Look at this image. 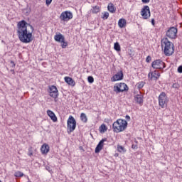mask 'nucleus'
I'll list each match as a JSON object with an SVG mask.
<instances>
[{
  "label": "nucleus",
  "instance_id": "1",
  "mask_svg": "<svg viewBox=\"0 0 182 182\" xmlns=\"http://www.w3.org/2000/svg\"><path fill=\"white\" fill-rule=\"evenodd\" d=\"M33 26L24 20L17 23V35L23 43H30L33 41L32 33H33Z\"/></svg>",
  "mask_w": 182,
  "mask_h": 182
},
{
  "label": "nucleus",
  "instance_id": "2",
  "mask_svg": "<svg viewBox=\"0 0 182 182\" xmlns=\"http://www.w3.org/2000/svg\"><path fill=\"white\" fill-rule=\"evenodd\" d=\"M161 46L165 56H171L174 53V44L165 38L161 40Z\"/></svg>",
  "mask_w": 182,
  "mask_h": 182
},
{
  "label": "nucleus",
  "instance_id": "3",
  "mask_svg": "<svg viewBox=\"0 0 182 182\" xmlns=\"http://www.w3.org/2000/svg\"><path fill=\"white\" fill-rule=\"evenodd\" d=\"M112 129L114 133H121V132H124L127 129V121L119 119L114 122L112 124Z\"/></svg>",
  "mask_w": 182,
  "mask_h": 182
},
{
  "label": "nucleus",
  "instance_id": "4",
  "mask_svg": "<svg viewBox=\"0 0 182 182\" xmlns=\"http://www.w3.org/2000/svg\"><path fill=\"white\" fill-rule=\"evenodd\" d=\"M168 103V97L166 92H161L159 96V105L161 109H166Z\"/></svg>",
  "mask_w": 182,
  "mask_h": 182
},
{
  "label": "nucleus",
  "instance_id": "5",
  "mask_svg": "<svg viewBox=\"0 0 182 182\" xmlns=\"http://www.w3.org/2000/svg\"><path fill=\"white\" fill-rule=\"evenodd\" d=\"M68 133L70 134L73 132H75L76 129V119L72 116H70L68 119Z\"/></svg>",
  "mask_w": 182,
  "mask_h": 182
},
{
  "label": "nucleus",
  "instance_id": "6",
  "mask_svg": "<svg viewBox=\"0 0 182 182\" xmlns=\"http://www.w3.org/2000/svg\"><path fill=\"white\" fill-rule=\"evenodd\" d=\"M48 93L49 96L53 97V99H55V100H56L58 96H59V91L58 90V87L55 85H50L48 87Z\"/></svg>",
  "mask_w": 182,
  "mask_h": 182
},
{
  "label": "nucleus",
  "instance_id": "7",
  "mask_svg": "<svg viewBox=\"0 0 182 182\" xmlns=\"http://www.w3.org/2000/svg\"><path fill=\"white\" fill-rule=\"evenodd\" d=\"M129 90V87L124 82H121L114 86V92L117 93H122V92H126Z\"/></svg>",
  "mask_w": 182,
  "mask_h": 182
},
{
  "label": "nucleus",
  "instance_id": "8",
  "mask_svg": "<svg viewBox=\"0 0 182 182\" xmlns=\"http://www.w3.org/2000/svg\"><path fill=\"white\" fill-rule=\"evenodd\" d=\"M73 18V14H72L69 11H63L60 15V19L63 22H68V21H70V19H72Z\"/></svg>",
  "mask_w": 182,
  "mask_h": 182
},
{
  "label": "nucleus",
  "instance_id": "9",
  "mask_svg": "<svg viewBox=\"0 0 182 182\" xmlns=\"http://www.w3.org/2000/svg\"><path fill=\"white\" fill-rule=\"evenodd\" d=\"M141 16L143 19H149L150 16H151V14L150 13V7L149 6H144L141 11Z\"/></svg>",
  "mask_w": 182,
  "mask_h": 182
},
{
  "label": "nucleus",
  "instance_id": "10",
  "mask_svg": "<svg viewBox=\"0 0 182 182\" xmlns=\"http://www.w3.org/2000/svg\"><path fill=\"white\" fill-rule=\"evenodd\" d=\"M177 28L175 27H171L166 31V36L170 38V39H176L177 38Z\"/></svg>",
  "mask_w": 182,
  "mask_h": 182
},
{
  "label": "nucleus",
  "instance_id": "11",
  "mask_svg": "<svg viewBox=\"0 0 182 182\" xmlns=\"http://www.w3.org/2000/svg\"><path fill=\"white\" fill-rule=\"evenodd\" d=\"M151 66L154 69H164L166 64L161 60H156L152 62Z\"/></svg>",
  "mask_w": 182,
  "mask_h": 182
},
{
  "label": "nucleus",
  "instance_id": "12",
  "mask_svg": "<svg viewBox=\"0 0 182 182\" xmlns=\"http://www.w3.org/2000/svg\"><path fill=\"white\" fill-rule=\"evenodd\" d=\"M148 77L149 80H157L160 77V73L159 71L149 73Z\"/></svg>",
  "mask_w": 182,
  "mask_h": 182
},
{
  "label": "nucleus",
  "instance_id": "13",
  "mask_svg": "<svg viewBox=\"0 0 182 182\" xmlns=\"http://www.w3.org/2000/svg\"><path fill=\"white\" fill-rule=\"evenodd\" d=\"M112 82H117V80H123V71H119L115 74L112 78Z\"/></svg>",
  "mask_w": 182,
  "mask_h": 182
},
{
  "label": "nucleus",
  "instance_id": "14",
  "mask_svg": "<svg viewBox=\"0 0 182 182\" xmlns=\"http://www.w3.org/2000/svg\"><path fill=\"white\" fill-rule=\"evenodd\" d=\"M143 94H141V92H139V94L134 96V101L138 105H140V106H143Z\"/></svg>",
  "mask_w": 182,
  "mask_h": 182
},
{
  "label": "nucleus",
  "instance_id": "15",
  "mask_svg": "<svg viewBox=\"0 0 182 182\" xmlns=\"http://www.w3.org/2000/svg\"><path fill=\"white\" fill-rule=\"evenodd\" d=\"M107 139H103L99 142L95 148V153H100V151L103 149V146L105 145V141H107Z\"/></svg>",
  "mask_w": 182,
  "mask_h": 182
},
{
  "label": "nucleus",
  "instance_id": "16",
  "mask_svg": "<svg viewBox=\"0 0 182 182\" xmlns=\"http://www.w3.org/2000/svg\"><path fill=\"white\" fill-rule=\"evenodd\" d=\"M49 150H50V147L48 144H43L41 146V151L42 154H45V155L48 154V153H49Z\"/></svg>",
  "mask_w": 182,
  "mask_h": 182
},
{
  "label": "nucleus",
  "instance_id": "17",
  "mask_svg": "<svg viewBox=\"0 0 182 182\" xmlns=\"http://www.w3.org/2000/svg\"><path fill=\"white\" fill-rule=\"evenodd\" d=\"M47 114L51 119L52 121L54 122H58V117L55 114V112H53L52 110H47Z\"/></svg>",
  "mask_w": 182,
  "mask_h": 182
},
{
  "label": "nucleus",
  "instance_id": "18",
  "mask_svg": "<svg viewBox=\"0 0 182 182\" xmlns=\"http://www.w3.org/2000/svg\"><path fill=\"white\" fill-rule=\"evenodd\" d=\"M54 39L55 42H63L65 41V36L62 35L60 33H56V35L54 36Z\"/></svg>",
  "mask_w": 182,
  "mask_h": 182
},
{
  "label": "nucleus",
  "instance_id": "19",
  "mask_svg": "<svg viewBox=\"0 0 182 182\" xmlns=\"http://www.w3.org/2000/svg\"><path fill=\"white\" fill-rule=\"evenodd\" d=\"M65 82L66 83H68V85H69L70 86H75L76 85V82H75V80L73 79H72V77H65Z\"/></svg>",
  "mask_w": 182,
  "mask_h": 182
},
{
  "label": "nucleus",
  "instance_id": "20",
  "mask_svg": "<svg viewBox=\"0 0 182 182\" xmlns=\"http://www.w3.org/2000/svg\"><path fill=\"white\" fill-rule=\"evenodd\" d=\"M126 25H127V21L124 18H121L118 21V26L122 28H126Z\"/></svg>",
  "mask_w": 182,
  "mask_h": 182
},
{
  "label": "nucleus",
  "instance_id": "21",
  "mask_svg": "<svg viewBox=\"0 0 182 182\" xmlns=\"http://www.w3.org/2000/svg\"><path fill=\"white\" fill-rule=\"evenodd\" d=\"M107 9L111 14H114L116 12V7H114V4L112 3L108 4Z\"/></svg>",
  "mask_w": 182,
  "mask_h": 182
},
{
  "label": "nucleus",
  "instance_id": "22",
  "mask_svg": "<svg viewBox=\"0 0 182 182\" xmlns=\"http://www.w3.org/2000/svg\"><path fill=\"white\" fill-rule=\"evenodd\" d=\"M117 151L122 154H124V153H126V151H127L126 148H124V146H123L122 145L118 144L117 146Z\"/></svg>",
  "mask_w": 182,
  "mask_h": 182
},
{
  "label": "nucleus",
  "instance_id": "23",
  "mask_svg": "<svg viewBox=\"0 0 182 182\" xmlns=\"http://www.w3.org/2000/svg\"><path fill=\"white\" fill-rule=\"evenodd\" d=\"M80 119H81V121H82L83 123H87V117L86 116V114H85V113H81V114H80Z\"/></svg>",
  "mask_w": 182,
  "mask_h": 182
},
{
  "label": "nucleus",
  "instance_id": "24",
  "mask_svg": "<svg viewBox=\"0 0 182 182\" xmlns=\"http://www.w3.org/2000/svg\"><path fill=\"white\" fill-rule=\"evenodd\" d=\"M100 133H105V132H107V127H106V124H102L100 127Z\"/></svg>",
  "mask_w": 182,
  "mask_h": 182
},
{
  "label": "nucleus",
  "instance_id": "25",
  "mask_svg": "<svg viewBox=\"0 0 182 182\" xmlns=\"http://www.w3.org/2000/svg\"><path fill=\"white\" fill-rule=\"evenodd\" d=\"M99 12H100V7L99 6L92 7V14H99Z\"/></svg>",
  "mask_w": 182,
  "mask_h": 182
},
{
  "label": "nucleus",
  "instance_id": "26",
  "mask_svg": "<svg viewBox=\"0 0 182 182\" xmlns=\"http://www.w3.org/2000/svg\"><path fill=\"white\" fill-rule=\"evenodd\" d=\"M114 49L115 50H117V52H120V50H121V48H120V44H119V43H115L114 44Z\"/></svg>",
  "mask_w": 182,
  "mask_h": 182
},
{
  "label": "nucleus",
  "instance_id": "27",
  "mask_svg": "<svg viewBox=\"0 0 182 182\" xmlns=\"http://www.w3.org/2000/svg\"><path fill=\"white\" fill-rule=\"evenodd\" d=\"M14 177H23V173L17 171L14 173Z\"/></svg>",
  "mask_w": 182,
  "mask_h": 182
},
{
  "label": "nucleus",
  "instance_id": "28",
  "mask_svg": "<svg viewBox=\"0 0 182 182\" xmlns=\"http://www.w3.org/2000/svg\"><path fill=\"white\" fill-rule=\"evenodd\" d=\"M136 86L138 87V89H143L144 86V82L141 81L139 82L136 84Z\"/></svg>",
  "mask_w": 182,
  "mask_h": 182
},
{
  "label": "nucleus",
  "instance_id": "29",
  "mask_svg": "<svg viewBox=\"0 0 182 182\" xmlns=\"http://www.w3.org/2000/svg\"><path fill=\"white\" fill-rule=\"evenodd\" d=\"M28 156H29L30 157L33 156V151L32 149V147H30L28 149Z\"/></svg>",
  "mask_w": 182,
  "mask_h": 182
},
{
  "label": "nucleus",
  "instance_id": "30",
  "mask_svg": "<svg viewBox=\"0 0 182 182\" xmlns=\"http://www.w3.org/2000/svg\"><path fill=\"white\" fill-rule=\"evenodd\" d=\"M60 43H62L61 46H62L63 49H65V48H66V46H68V42L65 41V40L63 41V42H60Z\"/></svg>",
  "mask_w": 182,
  "mask_h": 182
},
{
  "label": "nucleus",
  "instance_id": "31",
  "mask_svg": "<svg viewBox=\"0 0 182 182\" xmlns=\"http://www.w3.org/2000/svg\"><path fill=\"white\" fill-rule=\"evenodd\" d=\"M87 80L89 83H93L95 82V78H93L92 76H89L87 77Z\"/></svg>",
  "mask_w": 182,
  "mask_h": 182
},
{
  "label": "nucleus",
  "instance_id": "32",
  "mask_svg": "<svg viewBox=\"0 0 182 182\" xmlns=\"http://www.w3.org/2000/svg\"><path fill=\"white\" fill-rule=\"evenodd\" d=\"M172 87L173 89H179L180 88V85L178 83H173L172 85Z\"/></svg>",
  "mask_w": 182,
  "mask_h": 182
},
{
  "label": "nucleus",
  "instance_id": "33",
  "mask_svg": "<svg viewBox=\"0 0 182 182\" xmlns=\"http://www.w3.org/2000/svg\"><path fill=\"white\" fill-rule=\"evenodd\" d=\"M107 18H109V13L108 12H105L104 13V15L102 16L103 19H107Z\"/></svg>",
  "mask_w": 182,
  "mask_h": 182
},
{
  "label": "nucleus",
  "instance_id": "34",
  "mask_svg": "<svg viewBox=\"0 0 182 182\" xmlns=\"http://www.w3.org/2000/svg\"><path fill=\"white\" fill-rule=\"evenodd\" d=\"M146 62H147L148 63H149V62H151V57L148 55L146 57Z\"/></svg>",
  "mask_w": 182,
  "mask_h": 182
},
{
  "label": "nucleus",
  "instance_id": "35",
  "mask_svg": "<svg viewBox=\"0 0 182 182\" xmlns=\"http://www.w3.org/2000/svg\"><path fill=\"white\" fill-rule=\"evenodd\" d=\"M46 5L49 6L52 4V0H46Z\"/></svg>",
  "mask_w": 182,
  "mask_h": 182
},
{
  "label": "nucleus",
  "instance_id": "36",
  "mask_svg": "<svg viewBox=\"0 0 182 182\" xmlns=\"http://www.w3.org/2000/svg\"><path fill=\"white\" fill-rule=\"evenodd\" d=\"M178 73H182V65H181L178 68Z\"/></svg>",
  "mask_w": 182,
  "mask_h": 182
},
{
  "label": "nucleus",
  "instance_id": "37",
  "mask_svg": "<svg viewBox=\"0 0 182 182\" xmlns=\"http://www.w3.org/2000/svg\"><path fill=\"white\" fill-rule=\"evenodd\" d=\"M142 2L144 4H149V2H150V0H142Z\"/></svg>",
  "mask_w": 182,
  "mask_h": 182
},
{
  "label": "nucleus",
  "instance_id": "38",
  "mask_svg": "<svg viewBox=\"0 0 182 182\" xmlns=\"http://www.w3.org/2000/svg\"><path fill=\"white\" fill-rule=\"evenodd\" d=\"M132 149H137V144H132Z\"/></svg>",
  "mask_w": 182,
  "mask_h": 182
},
{
  "label": "nucleus",
  "instance_id": "39",
  "mask_svg": "<svg viewBox=\"0 0 182 182\" xmlns=\"http://www.w3.org/2000/svg\"><path fill=\"white\" fill-rule=\"evenodd\" d=\"M125 119H126L127 120H130V116L126 115Z\"/></svg>",
  "mask_w": 182,
  "mask_h": 182
},
{
  "label": "nucleus",
  "instance_id": "40",
  "mask_svg": "<svg viewBox=\"0 0 182 182\" xmlns=\"http://www.w3.org/2000/svg\"><path fill=\"white\" fill-rule=\"evenodd\" d=\"M151 23H152V25H154V18L151 19Z\"/></svg>",
  "mask_w": 182,
  "mask_h": 182
},
{
  "label": "nucleus",
  "instance_id": "41",
  "mask_svg": "<svg viewBox=\"0 0 182 182\" xmlns=\"http://www.w3.org/2000/svg\"><path fill=\"white\" fill-rule=\"evenodd\" d=\"M114 156H115V157H119V154H114Z\"/></svg>",
  "mask_w": 182,
  "mask_h": 182
},
{
  "label": "nucleus",
  "instance_id": "42",
  "mask_svg": "<svg viewBox=\"0 0 182 182\" xmlns=\"http://www.w3.org/2000/svg\"><path fill=\"white\" fill-rule=\"evenodd\" d=\"M80 150H82V146H80Z\"/></svg>",
  "mask_w": 182,
  "mask_h": 182
}]
</instances>
